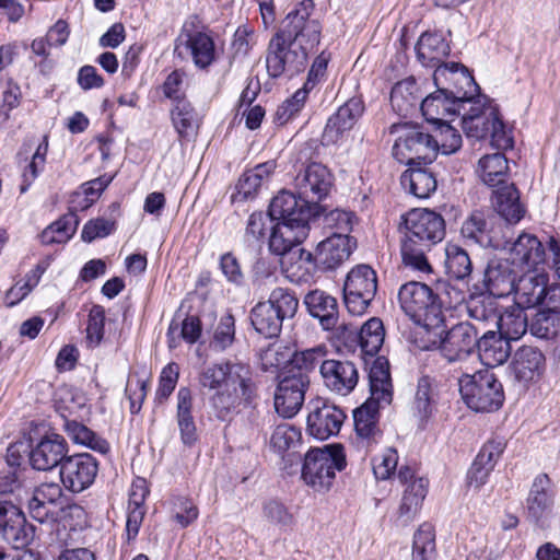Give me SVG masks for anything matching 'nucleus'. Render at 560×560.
<instances>
[{"mask_svg":"<svg viewBox=\"0 0 560 560\" xmlns=\"http://www.w3.org/2000/svg\"><path fill=\"white\" fill-rule=\"evenodd\" d=\"M308 93L299 89L292 97L284 101L277 109L275 120L278 125H285L304 107Z\"/></svg>","mask_w":560,"mask_h":560,"instance_id":"63","label":"nucleus"},{"mask_svg":"<svg viewBox=\"0 0 560 560\" xmlns=\"http://www.w3.org/2000/svg\"><path fill=\"white\" fill-rule=\"evenodd\" d=\"M511 264L520 268H536L546 260L541 242L533 234L522 233L510 249Z\"/></svg>","mask_w":560,"mask_h":560,"instance_id":"27","label":"nucleus"},{"mask_svg":"<svg viewBox=\"0 0 560 560\" xmlns=\"http://www.w3.org/2000/svg\"><path fill=\"white\" fill-rule=\"evenodd\" d=\"M301 431L292 424L281 423L278 424L271 434L270 446L275 452L282 454L291 448L298 446L301 442Z\"/></svg>","mask_w":560,"mask_h":560,"instance_id":"57","label":"nucleus"},{"mask_svg":"<svg viewBox=\"0 0 560 560\" xmlns=\"http://www.w3.org/2000/svg\"><path fill=\"white\" fill-rule=\"evenodd\" d=\"M310 386L308 377L302 372L283 377L275 393V408L283 418L294 417L303 406Z\"/></svg>","mask_w":560,"mask_h":560,"instance_id":"16","label":"nucleus"},{"mask_svg":"<svg viewBox=\"0 0 560 560\" xmlns=\"http://www.w3.org/2000/svg\"><path fill=\"white\" fill-rule=\"evenodd\" d=\"M307 408L306 431L310 435L327 440L339 433L346 419L342 409L320 397L310 400Z\"/></svg>","mask_w":560,"mask_h":560,"instance_id":"15","label":"nucleus"},{"mask_svg":"<svg viewBox=\"0 0 560 560\" xmlns=\"http://www.w3.org/2000/svg\"><path fill=\"white\" fill-rule=\"evenodd\" d=\"M276 168L275 161H267L243 173L231 194V202L238 206L256 198L259 188Z\"/></svg>","mask_w":560,"mask_h":560,"instance_id":"24","label":"nucleus"},{"mask_svg":"<svg viewBox=\"0 0 560 560\" xmlns=\"http://www.w3.org/2000/svg\"><path fill=\"white\" fill-rule=\"evenodd\" d=\"M459 393L466 406L476 412H493L504 402V390L493 372L480 370L458 380Z\"/></svg>","mask_w":560,"mask_h":560,"instance_id":"8","label":"nucleus"},{"mask_svg":"<svg viewBox=\"0 0 560 560\" xmlns=\"http://www.w3.org/2000/svg\"><path fill=\"white\" fill-rule=\"evenodd\" d=\"M400 182L405 189L420 199L429 198L438 187L434 173L427 167H416V165L402 173Z\"/></svg>","mask_w":560,"mask_h":560,"instance_id":"36","label":"nucleus"},{"mask_svg":"<svg viewBox=\"0 0 560 560\" xmlns=\"http://www.w3.org/2000/svg\"><path fill=\"white\" fill-rule=\"evenodd\" d=\"M192 397L187 387L179 388L177 393V424L182 442L191 446L197 441V429L191 413Z\"/></svg>","mask_w":560,"mask_h":560,"instance_id":"37","label":"nucleus"},{"mask_svg":"<svg viewBox=\"0 0 560 560\" xmlns=\"http://www.w3.org/2000/svg\"><path fill=\"white\" fill-rule=\"evenodd\" d=\"M384 327L378 318L369 319L362 327L358 335L361 352L364 355L374 357L381 349L384 342Z\"/></svg>","mask_w":560,"mask_h":560,"instance_id":"49","label":"nucleus"},{"mask_svg":"<svg viewBox=\"0 0 560 560\" xmlns=\"http://www.w3.org/2000/svg\"><path fill=\"white\" fill-rule=\"evenodd\" d=\"M435 534L432 525H420L413 537L412 560H434Z\"/></svg>","mask_w":560,"mask_h":560,"instance_id":"55","label":"nucleus"},{"mask_svg":"<svg viewBox=\"0 0 560 560\" xmlns=\"http://www.w3.org/2000/svg\"><path fill=\"white\" fill-rule=\"evenodd\" d=\"M310 203L288 190H281L270 202L269 217L278 222L307 226Z\"/></svg>","mask_w":560,"mask_h":560,"instance_id":"22","label":"nucleus"},{"mask_svg":"<svg viewBox=\"0 0 560 560\" xmlns=\"http://www.w3.org/2000/svg\"><path fill=\"white\" fill-rule=\"evenodd\" d=\"M63 429L74 444L86 446L101 454H106L109 451L106 440L75 420H66Z\"/></svg>","mask_w":560,"mask_h":560,"instance_id":"44","label":"nucleus"},{"mask_svg":"<svg viewBox=\"0 0 560 560\" xmlns=\"http://www.w3.org/2000/svg\"><path fill=\"white\" fill-rule=\"evenodd\" d=\"M78 224V217L74 212L66 213L42 232V243L47 245L66 243L75 233Z\"/></svg>","mask_w":560,"mask_h":560,"instance_id":"46","label":"nucleus"},{"mask_svg":"<svg viewBox=\"0 0 560 560\" xmlns=\"http://www.w3.org/2000/svg\"><path fill=\"white\" fill-rule=\"evenodd\" d=\"M548 282L546 273L527 271L516 281L513 290L514 304L525 310L541 305Z\"/></svg>","mask_w":560,"mask_h":560,"instance_id":"25","label":"nucleus"},{"mask_svg":"<svg viewBox=\"0 0 560 560\" xmlns=\"http://www.w3.org/2000/svg\"><path fill=\"white\" fill-rule=\"evenodd\" d=\"M281 268L291 282L304 283L313 278L319 266L314 259L313 253L304 248H296L281 259Z\"/></svg>","mask_w":560,"mask_h":560,"instance_id":"31","label":"nucleus"},{"mask_svg":"<svg viewBox=\"0 0 560 560\" xmlns=\"http://www.w3.org/2000/svg\"><path fill=\"white\" fill-rule=\"evenodd\" d=\"M3 539L15 549H21L30 545L34 538V528L27 524L26 518L21 511L11 520L9 526L1 533Z\"/></svg>","mask_w":560,"mask_h":560,"instance_id":"51","label":"nucleus"},{"mask_svg":"<svg viewBox=\"0 0 560 560\" xmlns=\"http://www.w3.org/2000/svg\"><path fill=\"white\" fill-rule=\"evenodd\" d=\"M257 42L258 34L253 25L247 23L240 25L234 32L231 43L233 59L243 60L246 58Z\"/></svg>","mask_w":560,"mask_h":560,"instance_id":"56","label":"nucleus"},{"mask_svg":"<svg viewBox=\"0 0 560 560\" xmlns=\"http://www.w3.org/2000/svg\"><path fill=\"white\" fill-rule=\"evenodd\" d=\"M364 112L363 102L358 97L348 100L329 117L323 132V142L337 144L350 131Z\"/></svg>","mask_w":560,"mask_h":560,"instance_id":"21","label":"nucleus"},{"mask_svg":"<svg viewBox=\"0 0 560 560\" xmlns=\"http://www.w3.org/2000/svg\"><path fill=\"white\" fill-rule=\"evenodd\" d=\"M431 329V335L415 339L420 350H439L448 362L464 360L476 347L478 328L470 323H459L447 331Z\"/></svg>","mask_w":560,"mask_h":560,"instance_id":"7","label":"nucleus"},{"mask_svg":"<svg viewBox=\"0 0 560 560\" xmlns=\"http://www.w3.org/2000/svg\"><path fill=\"white\" fill-rule=\"evenodd\" d=\"M185 45L196 67L205 69L214 60V43L206 33L189 34Z\"/></svg>","mask_w":560,"mask_h":560,"instance_id":"47","label":"nucleus"},{"mask_svg":"<svg viewBox=\"0 0 560 560\" xmlns=\"http://www.w3.org/2000/svg\"><path fill=\"white\" fill-rule=\"evenodd\" d=\"M397 136L393 145V156L409 166L431 163L434 160L433 137L423 132L419 126L400 124L392 126Z\"/></svg>","mask_w":560,"mask_h":560,"instance_id":"10","label":"nucleus"},{"mask_svg":"<svg viewBox=\"0 0 560 560\" xmlns=\"http://www.w3.org/2000/svg\"><path fill=\"white\" fill-rule=\"evenodd\" d=\"M511 369L515 378L527 385L542 376L546 370V358L539 349L524 346L515 352Z\"/></svg>","mask_w":560,"mask_h":560,"instance_id":"23","label":"nucleus"},{"mask_svg":"<svg viewBox=\"0 0 560 560\" xmlns=\"http://www.w3.org/2000/svg\"><path fill=\"white\" fill-rule=\"evenodd\" d=\"M434 141V158L439 152L445 155L453 154L462 148V136L450 124L443 121L438 124L436 135L433 137Z\"/></svg>","mask_w":560,"mask_h":560,"instance_id":"53","label":"nucleus"},{"mask_svg":"<svg viewBox=\"0 0 560 560\" xmlns=\"http://www.w3.org/2000/svg\"><path fill=\"white\" fill-rule=\"evenodd\" d=\"M476 347L480 362L488 368L503 364L511 352L509 340L493 330H488L476 339Z\"/></svg>","mask_w":560,"mask_h":560,"instance_id":"32","label":"nucleus"},{"mask_svg":"<svg viewBox=\"0 0 560 560\" xmlns=\"http://www.w3.org/2000/svg\"><path fill=\"white\" fill-rule=\"evenodd\" d=\"M370 398L381 405H389L393 399V387L389 363L384 357H377L370 368Z\"/></svg>","mask_w":560,"mask_h":560,"instance_id":"34","label":"nucleus"},{"mask_svg":"<svg viewBox=\"0 0 560 560\" xmlns=\"http://www.w3.org/2000/svg\"><path fill=\"white\" fill-rule=\"evenodd\" d=\"M446 272L457 280H464L471 275L472 264L468 253L457 244L445 246Z\"/></svg>","mask_w":560,"mask_h":560,"instance_id":"48","label":"nucleus"},{"mask_svg":"<svg viewBox=\"0 0 560 560\" xmlns=\"http://www.w3.org/2000/svg\"><path fill=\"white\" fill-rule=\"evenodd\" d=\"M467 560H497L504 549L497 535L479 534L470 538L466 545Z\"/></svg>","mask_w":560,"mask_h":560,"instance_id":"43","label":"nucleus"},{"mask_svg":"<svg viewBox=\"0 0 560 560\" xmlns=\"http://www.w3.org/2000/svg\"><path fill=\"white\" fill-rule=\"evenodd\" d=\"M434 402L433 381L429 376L419 380L416 397L415 409L421 418L428 417L432 412V404Z\"/></svg>","mask_w":560,"mask_h":560,"instance_id":"64","label":"nucleus"},{"mask_svg":"<svg viewBox=\"0 0 560 560\" xmlns=\"http://www.w3.org/2000/svg\"><path fill=\"white\" fill-rule=\"evenodd\" d=\"M304 304L311 316L317 318L325 330L337 326L339 312L337 300L323 290H313L304 298Z\"/></svg>","mask_w":560,"mask_h":560,"instance_id":"30","label":"nucleus"},{"mask_svg":"<svg viewBox=\"0 0 560 560\" xmlns=\"http://www.w3.org/2000/svg\"><path fill=\"white\" fill-rule=\"evenodd\" d=\"M553 499L555 492L548 475L536 476L526 500L528 516L535 522H539L551 512Z\"/></svg>","mask_w":560,"mask_h":560,"instance_id":"28","label":"nucleus"},{"mask_svg":"<svg viewBox=\"0 0 560 560\" xmlns=\"http://www.w3.org/2000/svg\"><path fill=\"white\" fill-rule=\"evenodd\" d=\"M377 290L376 272L368 265L352 268L343 284V300L348 312L363 315Z\"/></svg>","mask_w":560,"mask_h":560,"instance_id":"11","label":"nucleus"},{"mask_svg":"<svg viewBox=\"0 0 560 560\" xmlns=\"http://www.w3.org/2000/svg\"><path fill=\"white\" fill-rule=\"evenodd\" d=\"M448 51L447 43L438 33H423L416 45L418 59L424 66L435 67Z\"/></svg>","mask_w":560,"mask_h":560,"instance_id":"40","label":"nucleus"},{"mask_svg":"<svg viewBox=\"0 0 560 560\" xmlns=\"http://www.w3.org/2000/svg\"><path fill=\"white\" fill-rule=\"evenodd\" d=\"M421 93L413 78L396 83L390 92V104L401 116L410 114L419 104Z\"/></svg>","mask_w":560,"mask_h":560,"instance_id":"39","label":"nucleus"},{"mask_svg":"<svg viewBox=\"0 0 560 560\" xmlns=\"http://www.w3.org/2000/svg\"><path fill=\"white\" fill-rule=\"evenodd\" d=\"M466 310L469 318L494 326L498 313L492 296L471 295L466 302Z\"/></svg>","mask_w":560,"mask_h":560,"instance_id":"52","label":"nucleus"},{"mask_svg":"<svg viewBox=\"0 0 560 560\" xmlns=\"http://www.w3.org/2000/svg\"><path fill=\"white\" fill-rule=\"evenodd\" d=\"M326 348L324 346H317L315 348L292 353L291 364L300 371L311 372L317 366L320 368L322 362L328 360L326 359Z\"/></svg>","mask_w":560,"mask_h":560,"instance_id":"58","label":"nucleus"},{"mask_svg":"<svg viewBox=\"0 0 560 560\" xmlns=\"http://www.w3.org/2000/svg\"><path fill=\"white\" fill-rule=\"evenodd\" d=\"M398 301L404 313L418 326L416 332L431 335V329H441L444 314L439 296L425 283L410 281L402 284L398 292Z\"/></svg>","mask_w":560,"mask_h":560,"instance_id":"5","label":"nucleus"},{"mask_svg":"<svg viewBox=\"0 0 560 560\" xmlns=\"http://www.w3.org/2000/svg\"><path fill=\"white\" fill-rule=\"evenodd\" d=\"M463 102L465 107H460L459 115H462V127L466 137L476 140L486 138L498 108L486 96L475 98L467 91Z\"/></svg>","mask_w":560,"mask_h":560,"instance_id":"13","label":"nucleus"},{"mask_svg":"<svg viewBox=\"0 0 560 560\" xmlns=\"http://www.w3.org/2000/svg\"><path fill=\"white\" fill-rule=\"evenodd\" d=\"M199 384L212 392L209 402L221 420L229 419L241 405H249L255 396L249 366L241 362L226 361L205 368Z\"/></svg>","mask_w":560,"mask_h":560,"instance_id":"2","label":"nucleus"},{"mask_svg":"<svg viewBox=\"0 0 560 560\" xmlns=\"http://www.w3.org/2000/svg\"><path fill=\"white\" fill-rule=\"evenodd\" d=\"M273 221L269 213L254 212L249 215L245 229V242L249 246L261 244L266 238V232L269 229V223Z\"/></svg>","mask_w":560,"mask_h":560,"instance_id":"59","label":"nucleus"},{"mask_svg":"<svg viewBox=\"0 0 560 560\" xmlns=\"http://www.w3.org/2000/svg\"><path fill=\"white\" fill-rule=\"evenodd\" d=\"M294 185L304 201L317 203L330 190L331 174L325 165L313 162L295 176Z\"/></svg>","mask_w":560,"mask_h":560,"instance_id":"18","label":"nucleus"},{"mask_svg":"<svg viewBox=\"0 0 560 560\" xmlns=\"http://www.w3.org/2000/svg\"><path fill=\"white\" fill-rule=\"evenodd\" d=\"M105 310L101 305H94L90 310L86 326V342L90 347H97L104 337Z\"/></svg>","mask_w":560,"mask_h":560,"instance_id":"62","label":"nucleus"},{"mask_svg":"<svg viewBox=\"0 0 560 560\" xmlns=\"http://www.w3.org/2000/svg\"><path fill=\"white\" fill-rule=\"evenodd\" d=\"M559 327V311H551L542 306V308H540L535 315L529 329L534 336L542 339H549L557 335Z\"/></svg>","mask_w":560,"mask_h":560,"instance_id":"54","label":"nucleus"},{"mask_svg":"<svg viewBox=\"0 0 560 560\" xmlns=\"http://www.w3.org/2000/svg\"><path fill=\"white\" fill-rule=\"evenodd\" d=\"M493 208L510 224L518 223L526 213L520 200V192L514 185H505L493 191Z\"/></svg>","mask_w":560,"mask_h":560,"instance_id":"33","label":"nucleus"},{"mask_svg":"<svg viewBox=\"0 0 560 560\" xmlns=\"http://www.w3.org/2000/svg\"><path fill=\"white\" fill-rule=\"evenodd\" d=\"M433 80L438 90L421 101L420 109L423 117L434 124L443 122L447 115L460 114V107H465L463 97L466 96L463 88H477L468 69L454 61L438 65Z\"/></svg>","mask_w":560,"mask_h":560,"instance_id":"4","label":"nucleus"},{"mask_svg":"<svg viewBox=\"0 0 560 560\" xmlns=\"http://www.w3.org/2000/svg\"><path fill=\"white\" fill-rule=\"evenodd\" d=\"M509 260H491L483 276V284L492 298H503L513 293L516 276Z\"/></svg>","mask_w":560,"mask_h":560,"instance_id":"26","label":"nucleus"},{"mask_svg":"<svg viewBox=\"0 0 560 560\" xmlns=\"http://www.w3.org/2000/svg\"><path fill=\"white\" fill-rule=\"evenodd\" d=\"M346 455L340 444L312 448L304 457L302 479L315 491H327L334 483L337 471L346 467Z\"/></svg>","mask_w":560,"mask_h":560,"instance_id":"9","label":"nucleus"},{"mask_svg":"<svg viewBox=\"0 0 560 560\" xmlns=\"http://www.w3.org/2000/svg\"><path fill=\"white\" fill-rule=\"evenodd\" d=\"M524 311L525 308L514 304L506 307L502 314H498L494 326L509 341L518 340L527 331L528 322Z\"/></svg>","mask_w":560,"mask_h":560,"instance_id":"38","label":"nucleus"},{"mask_svg":"<svg viewBox=\"0 0 560 560\" xmlns=\"http://www.w3.org/2000/svg\"><path fill=\"white\" fill-rule=\"evenodd\" d=\"M69 445L66 439L58 433L43 435L30 451L31 466L40 471H49L68 457Z\"/></svg>","mask_w":560,"mask_h":560,"instance_id":"17","label":"nucleus"},{"mask_svg":"<svg viewBox=\"0 0 560 560\" xmlns=\"http://www.w3.org/2000/svg\"><path fill=\"white\" fill-rule=\"evenodd\" d=\"M307 232L308 226L278 222L271 228L269 249L283 258L288 253L300 248L298 245L307 236Z\"/></svg>","mask_w":560,"mask_h":560,"instance_id":"29","label":"nucleus"},{"mask_svg":"<svg viewBox=\"0 0 560 560\" xmlns=\"http://www.w3.org/2000/svg\"><path fill=\"white\" fill-rule=\"evenodd\" d=\"M313 0H302L290 11L269 42L266 67L270 77L294 75L307 63V51L319 44L320 25L311 19Z\"/></svg>","mask_w":560,"mask_h":560,"instance_id":"1","label":"nucleus"},{"mask_svg":"<svg viewBox=\"0 0 560 560\" xmlns=\"http://www.w3.org/2000/svg\"><path fill=\"white\" fill-rule=\"evenodd\" d=\"M398 453L395 448L388 447L372 459L373 472L376 479L387 480L395 475L398 466Z\"/></svg>","mask_w":560,"mask_h":560,"instance_id":"61","label":"nucleus"},{"mask_svg":"<svg viewBox=\"0 0 560 560\" xmlns=\"http://www.w3.org/2000/svg\"><path fill=\"white\" fill-rule=\"evenodd\" d=\"M320 376L325 387L340 396L349 395L359 382V371L348 360L328 359L322 362Z\"/></svg>","mask_w":560,"mask_h":560,"instance_id":"20","label":"nucleus"},{"mask_svg":"<svg viewBox=\"0 0 560 560\" xmlns=\"http://www.w3.org/2000/svg\"><path fill=\"white\" fill-rule=\"evenodd\" d=\"M98 471V463L89 453L68 455L59 469V478L63 488L80 493L90 488Z\"/></svg>","mask_w":560,"mask_h":560,"instance_id":"14","label":"nucleus"},{"mask_svg":"<svg viewBox=\"0 0 560 560\" xmlns=\"http://www.w3.org/2000/svg\"><path fill=\"white\" fill-rule=\"evenodd\" d=\"M387 405H381L376 400L369 398L360 408L353 412L354 429L359 436L363 439H375L380 434L378 410Z\"/></svg>","mask_w":560,"mask_h":560,"instance_id":"42","label":"nucleus"},{"mask_svg":"<svg viewBox=\"0 0 560 560\" xmlns=\"http://www.w3.org/2000/svg\"><path fill=\"white\" fill-rule=\"evenodd\" d=\"M262 517L281 532H288L295 525L294 514L279 500L269 499L262 503Z\"/></svg>","mask_w":560,"mask_h":560,"instance_id":"50","label":"nucleus"},{"mask_svg":"<svg viewBox=\"0 0 560 560\" xmlns=\"http://www.w3.org/2000/svg\"><path fill=\"white\" fill-rule=\"evenodd\" d=\"M397 478L404 486L402 497L397 510V523L408 525L420 512L428 494L429 480L418 476L409 466L398 469Z\"/></svg>","mask_w":560,"mask_h":560,"instance_id":"12","label":"nucleus"},{"mask_svg":"<svg viewBox=\"0 0 560 560\" xmlns=\"http://www.w3.org/2000/svg\"><path fill=\"white\" fill-rule=\"evenodd\" d=\"M355 247L357 242L350 235L332 234L317 244L314 259L320 270H335L350 258Z\"/></svg>","mask_w":560,"mask_h":560,"instance_id":"19","label":"nucleus"},{"mask_svg":"<svg viewBox=\"0 0 560 560\" xmlns=\"http://www.w3.org/2000/svg\"><path fill=\"white\" fill-rule=\"evenodd\" d=\"M299 300L289 289L276 288L265 302L257 303L250 311L255 330L266 338L278 337L285 319L298 312Z\"/></svg>","mask_w":560,"mask_h":560,"instance_id":"6","label":"nucleus"},{"mask_svg":"<svg viewBox=\"0 0 560 560\" xmlns=\"http://www.w3.org/2000/svg\"><path fill=\"white\" fill-rule=\"evenodd\" d=\"M172 124L184 140H190L197 135L199 118L192 105L187 100H178L171 110Z\"/></svg>","mask_w":560,"mask_h":560,"instance_id":"41","label":"nucleus"},{"mask_svg":"<svg viewBox=\"0 0 560 560\" xmlns=\"http://www.w3.org/2000/svg\"><path fill=\"white\" fill-rule=\"evenodd\" d=\"M401 259L406 267L431 272L427 253L445 236V221L433 210L416 208L402 215Z\"/></svg>","mask_w":560,"mask_h":560,"instance_id":"3","label":"nucleus"},{"mask_svg":"<svg viewBox=\"0 0 560 560\" xmlns=\"http://www.w3.org/2000/svg\"><path fill=\"white\" fill-rule=\"evenodd\" d=\"M462 236L483 248L499 249L502 243L493 235V230L483 213L474 212L462 225Z\"/></svg>","mask_w":560,"mask_h":560,"instance_id":"35","label":"nucleus"},{"mask_svg":"<svg viewBox=\"0 0 560 560\" xmlns=\"http://www.w3.org/2000/svg\"><path fill=\"white\" fill-rule=\"evenodd\" d=\"M48 152V140L45 136L43 141L38 143L35 152L32 155V160L28 165L25 167L23 172V185L21 186V191L24 192L28 188V186L37 178V176L43 172L46 155Z\"/></svg>","mask_w":560,"mask_h":560,"instance_id":"60","label":"nucleus"},{"mask_svg":"<svg viewBox=\"0 0 560 560\" xmlns=\"http://www.w3.org/2000/svg\"><path fill=\"white\" fill-rule=\"evenodd\" d=\"M509 165L503 153L485 155L479 160L478 174L488 186H499L505 182Z\"/></svg>","mask_w":560,"mask_h":560,"instance_id":"45","label":"nucleus"}]
</instances>
